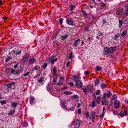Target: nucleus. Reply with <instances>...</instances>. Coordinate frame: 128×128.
I'll use <instances>...</instances> for the list:
<instances>
[{
	"mask_svg": "<svg viewBox=\"0 0 128 128\" xmlns=\"http://www.w3.org/2000/svg\"><path fill=\"white\" fill-rule=\"evenodd\" d=\"M40 69V67L39 66H36L34 68V70H39Z\"/></svg>",
	"mask_w": 128,
	"mask_h": 128,
	"instance_id": "b1692460",
	"label": "nucleus"
},
{
	"mask_svg": "<svg viewBox=\"0 0 128 128\" xmlns=\"http://www.w3.org/2000/svg\"><path fill=\"white\" fill-rule=\"evenodd\" d=\"M88 88L89 89V91L90 92H93L94 90V88L93 86H89L88 87Z\"/></svg>",
	"mask_w": 128,
	"mask_h": 128,
	"instance_id": "a211bd4d",
	"label": "nucleus"
},
{
	"mask_svg": "<svg viewBox=\"0 0 128 128\" xmlns=\"http://www.w3.org/2000/svg\"><path fill=\"white\" fill-rule=\"evenodd\" d=\"M91 16L92 18L93 19H94L96 18V16H95L94 15L91 14Z\"/></svg>",
	"mask_w": 128,
	"mask_h": 128,
	"instance_id": "bf43d9fd",
	"label": "nucleus"
},
{
	"mask_svg": "<svg viewBox=\"0 0 128 128\" xmlns=\"http://www.w3.org/2000/svg\"><path fill=\"white\" fill-rule=\"evenodd\" d=\"M69 7L70 9V11H72L74 8H75V6L74 5H70L69 6Z\"/></svg>",
	"mask_w": 128,
	"mask_h": 128,
	"instance_id": "7c9ffc66",
	"label": "nucleus"
},
{
	"mask_svg": "<svg viewBox=\"0 0 128 128\" xmlns=\"http://www.w3.org/2000/svg\"><path fill=\"white\" fill-rule=\"evenodd\" d=\"M48 66V64L47 63H45L44 64V65L43 66V68L44 69H45L46 68V67Z\"/></svg>",
	"mask_w": 128,
	"mask_h": 128,
	"instance_id": "ea45409f",
	"label": "nucleus"
},
{
	"mask_svg": "<svg viewBox=\"0 0 128 128\" xmlns=\"http://www.w3.org/2000/svg\"><path fill=\"white\" fill-rule=\"evenodd\" d=\"M127 10L124 12V13L126 15L128 16V5L127 6Z\"/></svg>",
	"mask_w": 128,
	"mask_h": 128,
	"instance_id": "2f4dec72",
	"label": "nucleus"
},
{
	"mask_svg": "<svg viewBox=\"0 0 128 128\" xmlns=\"http://www.w3.org/2000/svg\"><path fill=\"white\" fill-rule=\"evenodd\" d=\"M112 96L111 94V92L110 91H108L107 93V94H106V96L108 98Z\"/></svg>",
	"mask_w": 128,
	"mask_h": 128,
	"instance_id": "cd10ccee",
	"label": "nucleus"
},
{
	"mask_svg": "<svg viewBox=\"0 0 128 128\" xmlns=\"http://www.w3.org/2000/svg\"><path fill=\"white\" fill-rule=\"evenodd\" d=\"M120 116L122 117H123L124 116V113L123 112H120Z\"/></svg>",
	"mask_w": 128,
	"mask_h": 128,
	"instance_id": "09e8293b",
	"label": "nucleus"
},
{
	"mask_svg": "<svg viewBox=\"0 0 128 128\" xmlns=\"http://www.w3.org/2000/svg\"><path fill=\"white\" fill-rule=\"evenodd\" d=\"M81 112V110L80 109H79L78 111V114H80Z\"/></svg>",
	"mask_w": 128,
	"mask_h": 128,
	"instance_id": "052dcab7",
	"label": "nucleus"
},
{
	"mask_svg": "<svg viewBox=\"0 0 128 128\" xmlns=\"http://www.w3.org/2000/svg\"><path fill=\"white\" fill-rule=\"evenodd\" d=\"M68 36V34H66V35H63L62 34V36L60 38L61 40H65L66 39Z\"/></svg>",
	"mask_w": 128,
	"mask_h": 128,
	"instance_id": "4468645a",
	"label": "nucleus"
},
{
	"mask_svg": "<svg viewBox=\"0 0 128 128\" xmlns=\"http://www.w3.org/2000/svg\"><path fill=\"white\" fill-rule=\"evenodd\" d=\"M64 77L63 76L61 78L59 82L57 83V85L58 86H60L63 84V82H64Z\"/></svg>",
	"mask_w": 128,
	"mask_h": 128,
	"instance_id": "7ed1b4c3",
	"label": "nucleus"
},
{
	"mask_svg": "<svg viewBox=\"0 0 128 128\" xmlns=\"http://www.w3.org/2000/svg\"><path fill=\"white\" fill-rule=\"evenodd\" d=\"M86 117L87 118H88L89 117V114L88 112H87L86 115Z\"/></svg>",
	"mask_w": 128,
	"mask_h": 128,
	"instance_id": "680f3d73",
	"label": "nucleus"
},
{
	"mask_svg": "<svg viewBox=\"0 0 128 128\" xmlns=\"http://www.w3.org/2000/svg\"><path fill=\"white\" fill-rule=\"evenodd\" d=\"M114 107L116 109L119 108L120 104V102L119 100H116L114 103Z\"/></svg>",
	"mask_w": 128,
	"mask_h": 128,
	"instance_id": "f257e3e1",
	"label": "nucleus"
},
{
	"mask_svg": "<svg viewBox=\"0 0 128 128\" xmlns=\"http://www.w3.org/2000/svg\"><path fill=\"white\" fill-rule=\"evenodd\" d=\"M58 60L57 58L52 59V58H50L48 61V63L50 64L51 63L53 65L54 64L55 62L57 61Z\"/></svg>",
	"mask_w": 128,
	"mask_h": 128,
	"instance_id": "f03ea898",
	"label": "nucleus"
},
{
	"mask_svg": "<svg viewBox=\"0 0 128 128\" xmlns=\"http://www.w3.org/2000/svg\"><path fill=\"white\" fill-rule=\"evenodd\" d=\"M117 96L115 94H114L112 96V98L111 100H116L117 99Z\"/></svg>",
	"mask_w": 128,
	"mask_h": 128,
	"instance_id": "c756f323",
	"label": "nucleus"
},
{
	"mask_svg": "<svg viewBox=\"0 0 128 128\" xmlns=\"http://www.w3.org/2000/svg\"><path fill=\"white\" fill-rule=\"evenodd\" d=\"M99 81L98 78H97L96 79V80L95 81V85L98 86L99 84Z\"/></svg>",
	"mask_w": 128,
	"mask_h": 128,
	"instance_id": "bb28decb",
	"label": "nucleus"
},
{
	"mask_svg": "<svg viewBox=\"0 0 128 128\" xmlns=\"http://www.w3.org/2000/svg\"><path fill=\"white\" fill-rule=\"evenodd\" d=\"M29 74V72H27L25 74L24 76H27V75H28Z\"/></svg>",
	"mask_w": 128,
	"mask_h": 128,
	"instance_id": "69168bd1",
	"label": "nucleus"
},
{
	"mask_svg": "<svg viewBox=\"0 0 128 128\" xmlns=\"http://www.w3.org/2000/svg\"><path fill=\"white\" fill-rule=\"evenodd\" d=\"M36 59L34 58H32L30 59L29 61V63L30 64H33L34 63V62L35 61Z\"/></svg>",
	"mask_w": 128,
	"mask_h": 128,
	"instance_id": "5701e85b",
	"label": "nucleus"
},
{
	"mask_svg": "<svg viewBox=\"0 0 128 128\" xmlns=\"http://www.w3.org/2000/svg\"><path fill=\"white\" fill-rule=\"evenodd\" d=\"M108 53H110V49L108 47H106L104 48V55H106Z\"/></svg>",
	"mask_w": 128,
	"mask_h": 128,
	"instance_id": "6e6552de",
	"label": "nucleus"
},
{
	"mask_svg": "<svg viewBox=\"0 0 128 128\" xmlns=\"http://www.w3.org/2000/svg\"><path fill=\"white\" fill-rule=\"evenodd\" d=\"M127 34V31L126 30L124 31L121 34V36L122 37H123L126 36Z\"/></svg>",
	"mask_w": 128,
	"mask_h": 128,
	"instance_id": "a878e982",
	"label": "nucleus"
},
{
	"mask_svg": "<svg viewBox=\"0 0 128 128\" xmlns=\"http://www.w3.org/2000/svg\"><path fill=\"white\" fill-rule=\"evenodd\" d=\"M66 22L67 24L69 25H72L73 24V21L70 18H67Z\"/></svg>",
	"mask_w": 128,
	"mask_h": 128,
	"instance_id": "423d86ee",
	"label": "nucleus"
},
{
	"mask_svg": "<svg viewBox=\"0 0 128 128\" xmlns=\"http://www.w3.org/2000/svg\"><path fill=\"white\" fill-rule=\"evenodd\" d=\"M69 84L70 86H74V84L73 82H70Z\"/></svg>",
	"mask_w": 128,
	"mask_h": 128,
	"instance_id": "13d9d810",
	"label": "nucleus"
},
{
	"mask_svg": "<svg viewBox=\"0 0 128 128\" xmlns=\"http://www.w3.org/2000/svg\"><path fill=\"white\" fill-rule=\"evenodd\" d=\"M53 72L54 74L56 73L57 72V69L56 67H54L53 68Z\"/></svg>",
	"mask_w": 128,
	"mask_h": 128,
	"instance_id": "58836bf2",
	"label": "nucleus"
},
{
	"mask_svg": "<svg viewBox=\"0 0 128 128\" xmlns=\"http://www.w3.org/2000/svg\"><path fill=\"white\" fill-rule=\"evenodd\" d=\"M82 14H83L84 16L86 18H88V16L87 14L84 11H82Z\"/></svg>",
	"mask_w": 128,
	"mask_h": 128,
	"instance_id": "a19ab883",
	"label": "nucleus"
},
{
	"mask_svg": "<svg viewBox=\"0 0 128 128\" xmlns=\"http://www.w3.org/2000/svg\"><path fill=\"white\" fill-rule=\"evenodd\" d=\"M100 93V90H98L96 92V94L97 95H98Z\"/></svg>",
	"mask_w": 128,
	"mask_h": 128,
	"instance_id": "3c124183",
	"label": "nucleus"
},
{
	"mask_svg": "<svg viewBox=\"0 0 128 128\" xmlns=\"http://www.w3.org/2000/svg\"><path fill=\"white\" fill-rule=\"evenodd\" d=\"M100 97L99 96L97 98V100H96V102L97 103H98V104H100Z\"/></svg>",
	"mask_w": 128,
	"mask_h": 128,
	"instance_id": "c03bdc74",
	"label": "nucleus"
},
{
	"mask_svg": "<svg viewBox=\"0 0 128 128\" xmlns=\"http://www.w3.org/2000/svg\"><path fill=\"white\" fill-rule=\"evenodd\" d=\"M24 127H26L28 126L27 122L26 121H24Z\"/></svg>",
	"mask_w": 128,
	"mask_h": 128,
	"instance_id": "e433bc0d",
	"label": "nucleus"
},
{
	"mask_svg": "<svg viewBox=\"0 0 128 128\" xmlns=\"http://www.w3.org/2000/svg\"><path fill=\"white\" fill-rule=\"evenodd\" d=\"M72 54H72V52H71L70 53V55L69 56L70 59H71L72 58Z\"/></svg>",
	"mask_w": 128,
	"mask_h": 128,
	"instance_id": "5fc2aeb1",
	"label": "nucleus"
},
{
	"mask_svg": "<svg viewBox=\"0 0 128 128\" xmlns=\"http://www.w3.org/2000/svg\"><path fill=\"white\" fill-rule=\"evenodd\" d=\"M92 105L94 107H95V103L94 101L92 102Z\"/></svg>",
	"mask_w": 128,
	"mask_h": 128,
	"instance_id": "864d4df0",
	"label": "nucleus"
},
{
	"mask_svg": "<svg viewBox=\"0 0 128 128\" xmlns=\"http://www.w3.org/2000/svg\"><path fill=\"white\" fill-rule=\"evenodd\" d=\"M10 74H14L16 75L18 74V72L14 69H12L10 72Z\"/></svg>",
	"mask_w": 128,
	"mask_h": 128,
	"instance_id": "412c9836",
	"label": "nucleus"
},
{
	"mask_svg": "<svg viewBox=\"0 0 128 128\" xmlns=\"http://www.w3.org/2000/svg\"><path fill=\"white\" fill-rule=\"evenodd\" d=\"M15 83L14 82H10L9 84L7 85V86L9 88H11V87L13 85H15Z\"/></svg>",
	"mask_w": 128,
	"mask_h": 128,
	"instance_id": "aec40b11",
	"label": "nucleus"
},
{
	"mask_svg": "<svg viewBox=\"0 0 128 128\" xmlns=\"http://www.w3.org/2000/svg\"><path fill=\"white\" fill-rule=\"evenodd\" d=\"M118 36L117 35H115L114 37V40H117L118 39Z\"/></svg>",
	"mask_w": 128,
	"mask_h": 128,
	"instance_id": "4d7b16f0",
	"label": "nucleus"
},
{
	"mask_svg": "<svg viewBox=\"0 0 128 128\" xmlns=\"http://www.w3.org/2000/svg\"><path fill=\"white\" fill-rule=\"evenodd\" d=\"M18 66V64L15 65L14 66V68L16 69L17 68Z\"/></svg>",
	"mask_w": 128,
	"mask_h": 128,
	"instance_id": "0e129e2a",
	"label": "nucleus"
},
{
	"mask_svg": "<svg viewBox=\"0 0 128 128\" xmlns=\"http://www.w3.org/2000/svg\"><path fill=\"white\" fill-rule=\"evenodd\" d=\"M34 97H31L30 98V103L31 104H32L33 103L34 101Z\"/></svg>",
	"mask_w": 128,
	"mask_h": 128,
	"instance_id": "c85d7f7f",
	"label": "nucleus"
},
{
	"mask_svg": "<svg viewBox=\"0 0 128 128\" xmlns=\"http://www.w3.org/2000/svg\"><path fill=\"white\" fill-rule=\"evenodd\" d=\"M8 18V17H4L2 18V19L4 20H6V19H7Z\"/></svg>",
	"mask_w": 128,
	"mask_h": 128,
	"instance_id": "338daca9",
	"label": "nucleus"
},
{
	"mask_svg": "<svg viewBox=\"0 0 128 128\" xmlns=\"http://www.w3.org/2000/svg\"><path fill=\"white\" fill-rule=\"evenodd\" d=\"M44 78L43 77H41L40 78H38L37 80V82L40 84L41 85H42L43 84V81Z\"/></svg>",
	"mask_w": 128,
	"mask_h": 128,
	"instance_id": "39448f33",
	"label": "nucleus"
},
{
	"mask_svg": "<svg viewBox=\"0 0 128 128\" xmlns=\"http://www.w3.org/2000/svg\"><path fill=\"white\" fill-rule=\"evenodd\" d=\"M0 103L1 104L4 105L6 104V102L5 100H3L1 101L0 102Z\"/></svg>",
	"mask_w": 128,
	"mask_h": 128,
	"instance_id": "49530a36",
	"label": "nucleus"
},
{
	"mask_svg": "<svg viewBox=\"0 0 128 128\" xmlns=\"http://www.w3.org/2000/svg\"><path fill=\"white\" fill-rule=\"evenodd\" d=\"M54 79L53 82L54 83H56L57 81V79L58 78V76L56 74H54L53 75Z\"/></svg>",
	"mask_w": 128,
	"mask_h": 128,
	"instance_id": "f3484780",
	"label": "nucleus"
},
{
	"mask_svg": "<svg viewBox=\"0 0 128 128\" xmlns=\"http://www.w3.org/2000/svg\"><path fill=\"white\" fill-rule=\"evenodd\" d=\"M76 82V86L80 88H81L82 87V82L80 81H78Z\"/></svg>",
	"mask_w": 128,
	"mask_h": 128,
	"instance_id": "0eeeda50",
	"label": "nucleus"
},
{
	"mask_svg": "<svg viewBox=\"0 0 128 128\" xmlns=\"http://www.w3.org/2000/svg\"><path fill=\"white\" fill-rule=\"evenodd\" d=\"M117 48L116 46L110 47L109 48L110 53H112L114 52V51L116 50Z\"/></svg>",
	"mask_w": 128,
	"mask_h": 128,
	"instance_id": "f8f14e48",
	"label": "nucleus"
},
{
	"mask_svg": "<svg viewBox=\"0 0 128 128\" xmlns=\"http://www.w3.org/2000/svg\"><path fill=\"white\" fill-rule=\"evenodd\" d=\"M16 112V110L15 108H13L11 110L10 112L8 113V116H12Z\"/></svg>",
	"mask_w": 128,
	"mask_h": 128,
	"instance_id": "2eb2a0df",
	"label": "nucleus"
},
{
	"mask_svg": "<svg viewBox=\"0 0 128 128\" xmlns=\"http://www.w3.org/2000/svg\"><path fill=\"white\" fill-rule=\"evenodd\" d=\"M74 99L76 100V101L78 100V96H74L73 97Z\"/></svg>",
	"mask_w": 128,
	"mask_h": 128,
	"instance_id": "a18cd8bd",
	"label": "nucleus"
},
{
	"mask_svg": "<svg viewBox=\"0 0 128 128\" xmlns=\"http://www.w3.org/2000/svg\"><path fill=\"white\" fill-rule=\"evenodd\" d=\"M96 115V112H92V117L90 116V118L92 120H93L95 118V116Z\"/></svg>",
	"mask_w": 128,
	"mask_h": 128,
	"instance_id": "6ab92c4d",
	"label": "nucleus"
},
{
	"mask_svg": "<svg viewBox=\"0 0 128 128\" xmlns=\"http://www.w3.org/2000/svg\"><path fill=\"white\" fill-rule=\"evenodd\" d=\"M64 94L66 95H71L72 94V92H69L68 91H66L65 92H64Z\"/></svg>",
	"mask_w": 128,
	"mask_h": 128,
	"instance_id": "f704fd0d",
	"label": "nucleus"
},
{
	"mask_svg": "<svg viewBox=\"0 0 128 128\" xmlns=\"http://www.w3.org/2000/svg\"><path fill=\"white\" fill-rule=\"evenodd\" d=\"M106 93H105L104 94L103 96L102 97V102H106Z\"/></svg>",
	"mask_w": 128,
	"mask_h": 128,
	"instance_id": "4be33fe9",
	"label": "nucleus"
},
{
	"mask_svg": "<svg viewBox=\"0 0 128 128\" xmlns=\"http://www.w3.org/2000/svg\"><path fill=\"white\" fill-rule=\"evenodd\" d=\"M29 55L28 54H26L25 55L22 59V62H26L27 61L28 59Z\"/></svg>",
	"mask_w": 128,
	"mask_h": 128,
	"instance_id": "1a4fd4ad",
	"label": "nucleus"
},
{
	"mask_svg": "<svg viewBox=\"0 0 128 128\" xmlns=\"http://www.w3.org/2000/svg\"><path fill=\"white\" fill-rule=\"evenodd\" d=\"M68 104V102L67 100L66 102H62L61 104V106L64 108H66Z\"/></svg>",
	"mask_w": 128,
	"mask_h": 128,
	"instance_id": "9b49d317",
	"label": "nucleus"
},
{
	"mask_svg": "<svg viewBox=\"0 0 128 128\" xmlns=\"http://www.w3.org/2000/svg\"><path fill=\"white\" fill-rule=\"evenodd\" d=\"M11 59V58L10 57H8V58L6 59V60L5 62H7L9 61Z\"/></svg>",
	"mask_w": 128,
	"mask_h": 128,
	"instance_id": "8fccbe9b",
	"label": "nucleus"
},
{
	"mask_svg": "<svg viewBox=\"0 0 128 128\" xmlns=\"http://www.w3.org/2000/svg\"><path fill=\"white\" fill-rule=\"evenodd\" d=\"M80 121L78 120L77 119L76 121L75 124V126L76 128H79L80 125Z\"/></svg>",
	"mask_w": 128,
	"mask_h": 128,
	"instance_id": "20e7f679",
	"label": "nucleus"
},
{
	"mask_svg": "<svg viewBox=\"0 0 128 128\" xmlns=\"http://www.w3.org/2000/svg\"><path fill=\"white\" fill-rule=\"evenodd\" d=\"M102 23V26H105L106 24L108 23L107 22H106V20H104Z\"/></svg>",
	"mask_w": 128,
	"mask_h": 128,
	"instance_id": "393cba45",
	"label": "nucleus"
},
{
	"mask_svg": "<svg viewBox=\"0 0 128 128\" xmlns=\"http://www.w3.org/2000/svg\"><path fill=\"white\" fill-rule=\"evenodd\" d=\"M80 40H76L74 43L73 44V46L75 47H76L78 46V45L79 44L80 42Z\"/></svg>",
	"mask_w": 128,
	"mask_h": 128,
	"instance_id": "9d476101",
	"label": "nucleus"
},
{
	"mask_svg": "<svg viewBox=\"0 0 128 128\" xmlns=\"http://www.w3.org/2000/svg\"><path fill=\"white\" fill-rule=\"evenodd\" d=\"M17 50H14L12 51V53L16 55Z\"/></svg>",
	"mask_w": 128,
	"mask_h": 128,
	"instance_id": "603ef678",
	"label": "nucleus"
},
{
	"mask_svg": "<svg viewBox=\"0 0 128 128\" xmlns=\"http://www.w3.org/2000/svg\"><path fill=\"white\" fill-rule=\"evenodd\" d=\"M119 22L120 24L119 26L120 28H121L123 24V22L122 21V20H120Z\"/></svg>",
	"mask_w": 128,
	"mask_h": 128,
	"instance_id": "4c0bfd02",
	"label": "nucleus"
},
{
	"mask_svg": "<svg viewBox=\"0 0 128 128\" xmlns=\"http://www.w3.org/2000/svg\"><path fill=\"white\" fill-rule=\"evenodd\" d=\"M22 53V51L21 50H18L17 52L16 51V55H18L21 54Z\"/></svg>",
	"mask_w": 128,
	"mask_h": 128,
	"instance_id": "79ce46f5",
	"label": "nucleus"
},
{
	"mask_svg": "<svg viewBox=\"0 0 128 128\" xmlns=\"http://www.w3.org/2000/svg\"><path fill=\"white\" fill-rule=\"evenodd\" d=\"M18 105V103L15 102H12L11 104L12 108H15L17 107Z\"/></svg>",
	"mask_w": 128,
	"mask_h": 128,
	"instance_id": "dca6fc26",
	"label": "nucleus"
},
{
	"mask_svg": "<svg viewBox=\"0 0 128 128\" xmlns=\"http://www.w3.org/2000/svg\"><path fill=\"white\" fill-rule=\"evenodd\" d=\"M64 19H60L59 20V21L60 23V24H62V23Z\"/></svg>",
	"mask_w": 128,
	"mask_h": 128,
	"instance_id": "de8ad7c7",
	"label": "nucleus"
},
{
	"mask_svg": "<svg viewBox=\"0 0 128 128\" xmlns=\"http://www.w3.org/2000/svg\"><path fill=\"white\" fill-rule=\"evenodd\" d=\"M102 68L100 67L99 66H97L96 68V70L98 71H100L102 70Z\"/></svg>",
	"mask_w": 128,
	"mask_h": 128,
	"instance_id": "c9c22d12",
	"label": "nucleus"
},
{
	"mask_svg": "<svg viewBox=\"0 0 128 128\" xmlns=\"http://www.w3.org/2000/svg\"><path fill=\"white\" fill-rule=\"evenodd\" d=\"M70 61H69L68 62H67L66 67H68L70 65Z\"/></svg>",
	"mask_w": 128,
	"mask_h": 128,
	"instance_id": "6e6d98bb",
	"label": "nucleus"
},
{
	"mask_svg": "<svg viewBox=\"0 0 128 128\" xmlns=\"http://www.w3.org/2000/svg\"><path fill=\"white\" fill-rule=\"evenodd\" d=\"M58 35V33H56L54 35H53L52 37V39H54L55 38H56V37Z\"/></svg>",
	"mask_w": 128,
	"mask_h": 128,
	"instance_id": "473e14b6",
	"label": "nucleus"
},
{
	"mask_svg": "<svg viewBox=\"0 0 128 128\" xmlns=\"http://www.w3.org/2000/svg\"><path fill=\"white\" fill-rule=\"evenodd\" d=\"M104 116V113H102V115H100V118L101 119L103 118Z\"/></svg>",
	"mask_w": 128,
	"mask_h": 128,
	"instance_id": "e2e57ef3",
	"label": "nucleus"
},
{
	"mask_svg": "<svg viewBox=\"0 0 128 128\" xmlns=\"http://www.w3.org/2000/svg\"><path fill=\"white\" fill-rule=\"evenodd\" d=\"M89 74V72L88 71H86L85 72V74Z\"/></svg>",
	"mask_w": 128,
	"mask_h": 128,
	"instance_id": "774afa93",
	"label": "nucleus"
},
{
	"mask_svg": "<svg viewBox=\"0 0 128 128\" xmlns=\"http://www.w3.org/2000/svg\"><path fill=\"white\" fill-rule=\"evenodd\" d=\"M100 6L101 7L104 8L106 6V5L104 3H102L100 4Z\"/></svg>",
	"mask_w": 128,
	"mask_h": 128,
	"instance_id": "37998d69",
	"label": "nucleus"
},
{
	"mask_svg": "<svg viewBox=\"0 0 128 128\" xmlns=\"http://www.w3.org/2000/svg\"><path fill=\"white\" fill-rule=\"evenodd\" d=\"M107 85L106 84H102V89H104L105 88H106V86Z\"/></svg>",
	"mask_w": 128,
	"mask_h": 128,
	"instance_id": "72a5a7b5",
	"label": "nucleus"
},
{
	"mask_svg": "<svg viewBox=\"0 0 128 128\" xmlns=\"http://www.w3.org/2000/svg\"><path fill=\"white\" fill-rule=\"evenodd\" d=\"M73 81L75 82H76L78 81H80L79 80L80 79V78L77 76H74Z\"/></svg>",
	"mask_w": 128,
	"mask_h": 128,
	"instance_id": "ddd939ff",
	"label": "nucleus"
}]
</instances>
